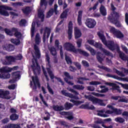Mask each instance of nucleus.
I'll use <instances>...</instances> for the list:
<instances>
[{"label": "nucleus", "mask_w": 128, "mask_h": 128, "mask_svg": "<svg viewBox=\"0 0 128 128\" xmlns=\"http://www.w3.org/2000/svg\"><path fill=\"white\" fill-rule=\"evenodd\" d=\"M64 48L68 52H74V54H82L84 56H90V54L88 52L82 50L80 48H76V46L70 42H66L64 44Z\"/></svg>", "instance_id": "obj_1"}, {"label": "nucleus", "mask_w": 128, "mask_h": 128, "mask_svg": "<svg viewBox=\"0 0 128 128\" xmlns=\"http://www.w3.org/2000/svg\"><path fill=\"white\" fill-rule=\"evenodd\" d=\"M97 34L98 36H99L100 40H101L104 44L107 46L109 50H116V46L114 45V41H106L104 35L100 32H97Z\"/></svg>", "instance_id": "obj_2"}, {"label": "nucleus", "mask_w": 128, "mask_h": 128, "mask_svg": "<svg viewBox=\"0 0 128 128\" xmlns=\"http://www.w3.org/2000/svg\"><path fill=\"white\" fill-rule=\"evenodd\" d=\"M120 16L118 12H114L113 14L108 16V20H109L111 24H115L117 28H121L122 24L120 23Z\"/></svg>", "instance_id": "obj_3"}, {"label": "nucleus", "mask_w": 128, "mask_h": 128, "mask_svg": "<svg viewBox=\"0 0 128 128\" xmlns=\"http://www.w3.org/2000/svg\"><path fill=\"white\" fill-rule=\"evenodd\" d=\"M16 67L14 66L13 68H11L8 66H4L0 69V78L6 80V78H10V74L8 72H10L12 70H16Z\"/></svg>", "instance_id": "obj_4"}, {"label": "nucleus", "mask_w": 128, "mask_h": 128, "mask_svg": "<svg viewBox=\"0 0 128 128\" xmlns=\"http://www.w3.org/2000/svg\"><path fill=\"white\" fill-rule=\"evenodd\" d=\"M47 72L48 73L49 76L51 80L53 82H54V79L55 78L58 82H60L62 86H64V82L62 81V78L60 77H56V76H54V74L52 72V69L50 68H47Z\"/></svg>", "instance_id": "obj_5"}, {"label": "nucleus", "mask_w": 128, "mask_h": 128, "mask_svg": "<svg viewBox=\"0 0 128 128\" xmlns=\"http://www.w3.org/2000/svg\"><path fill=\"white\" fill-rule=\"evenodd\" d=\"M94 46L96 48H99L101 52H102L104 54H105V56H112V54L110 53L108 50H106L104 48H102V44H99L96 42H95V44L94 45Z\"/></svg>", "instance_id": "obj_6"}, {"label": "nucleus", "mask_w": 128, "mask_h": 128, "mask_svg": "<svg viewBox=\"0 0 128 128\" xmlns=\"http://www.w3.org/2000/svg\"><path fill=\"white\" fill-rule=\"evenodd\" d=\"M105 84H106V86H112L111 90H112V92H114L115 90H116V92H118L119 94L122 92L120 87L116 84L114 82H106Z\"/></svg>", "instance_id": "obj_7"}, {"label": "nucleus", "mask_w": 128, "mask_h": 128, "mask_svg": "<svg viewBox=\"0 0 128 128\" xmlns=\"http://www.w3.org/2000/svg\"><path fill=\"white\" fill-rule=\"evenodd\" d=\"M3 10H12V8L4 6H0V14H2V16H10L8 12Z\"/></svg>", "instance_id": "obj_8"}, {"label": "nucleus", "mask_w": 128, "mask_h": 128, "mask_svg": "<svg viewBox=\"0 0 128 128\" xmlns=\"http://www.w3.org/2000/svg\"><path fill=\"white\" fill-rule=\"evenodd\" d=\"M110 32L112 34H113L114 36H116L117 38H122L124 36V35L122 34V32L120 31V30H117L114 27H112L110 29Z\"/></svg>", "instance_id": "obj_9"}, {"label": "nucleus", "mask_w": 128, "mask_h": 128, "mask_svg": "<svg viewBox=\"0 0 128 128\" xmlns=\"http://www.w3.org/2000/svg\"><path fill=\"white\" fill-rule=\"evenodd\" d=\"M116 50V52H118V54H119V56H120V58L122 60H124V61L126 60L127 61L126 67L128 68V57L126 56V54H124V52L120 51V46H117Z\"/></svg>", "instance_id": "obj_10"}, {"label": "nucleus", "mask_w": 128, "mask_h": 128, "mask_svg": "<svg viewBox=\"0 0 128 128\" xmlns=\"http://www.w3.org/2000/svg\"><path fill=\"white\" fill-rule=\"evenodd\" d=\"M85 24L89 28H94L96 24V22L94 19L88 18L86 21Z\"/></svg>", "instance_id": "obj_11"}, {"label": "nucleus", "mask_w": 128, "mask_h": 128, "mask_svg": "<svg viewBox=\"0 0 128 128\" xmlns=\"http://www.w3.org/2000/svg\"><path fill=\"white\" fill-rule=\"evenodd\" d=\"M10 92L8 90H0V98H4L5 100H10L12 97L8 96Z\"/></svg>", "instance_id": "obj_12"}, {"label": "nucleus", "mask_w": 128, "mask_h": 128, "mask_svg": "<svg viewBox=\"0 0 128 128\" xmlns=\"http://www.w3.org/2000/svg\"><path fill=\"white\" fill-rule=\"evenodd\" d=\"M52 30L50 28H48V27H46L45 30H44V32L43 34V38H42V42L44 44L46 42V38H50V32ZM47 34V35H46Z\"/></svg>", "instance_id": "obj_13"}, {"label": "nucleus", "mask_w": 128, "mask_h": 128, "mask_svg": "<svg viewBox=\"0 0 128 128\" xmlns=\"http://www.w3.org/2000/svg\"><path fill=\"white\" fill-rule=\"evenodd\" d=\"M72 22L70 21L68 24V38L70 40L72 38Z\"/></svg>", "instance_id": "obj_14"}, {"label": "nucleus", "mask_w": 128, "mask_h": 128, "mask_svg": "<svg viewBox=\"0 0 128 128\" xmlns=\"http://www.w3.org/2000/svg\"><path fill=\"white\" fill-rule=\"evenodd\" d=\"M84 96L85 98L88 100H90L92 104H98V98H94V96H92L91 95L88 96L85 94Z\"/></svg>", "instance_id": "obj_15"}, {"label": "nucleus", "mask_w": 128, "mask_h": 128, "mask_svg": "<svg viewBox=\"0 0 128 128\" xmlns=\"http://www.w3.org/2000/svg\"><path fill=\"white\" fill-rule=\"evenodd\" d=\"M2 128H22L20 124H8V125L3 126Z\"/></svg>", "instance_id": "obj_16"}, {"label": "nucleus", "mask_w": 128, "mask_h": 128, "mask_svg": "<svg viewBox=\"0 0 128 128\" xmlns=\"http://www.w3.org/2000/svg\"><path fill=\"white\" fill-rule=\"evenodd\" d=\"M82 10H80L78 12V16L77 18V22L78 26H80L82 24Z\"/></svg>", "instance_id": "obj_17"}, {"label": "nucleus", "mask_w": 128, "mask_h": 128, "mask_svg": "<svg viewBox=\"0 0 128 128\" xmlns=\"http://www.w3.org/2000/svg\"><path fill=\"white\" fill-rule=\"evenodd\" d=\"M22 12L26 16H28L30 12H32V8L30 6H26L22 9Z\"/></svg>", "instance_id": "obj_18"}, {"label": "nucleus", "mask_w": 128, "mask_h": 128, "mask_svg": "<svg viewBox=\"0 0 128 128\" xmlns=\"http://www.w3.org/2000/svg\"><path fill=\"white\" fill-rule=\"evenodd\" d=\"M34 50H35V56L38 58H40V51L36 44L34 45Z\"/></svg>", "instance_id": "obj_19"}, {"label": "nucleus", "mask_w": 128, "mask_h": 128, "mask_svg": "<svg viewBox=\"0 0 128 128\" xmlns=\"http://www.w3.org/2000/svg\"><path fill=\"white\" fill-rule=\"evenodd\" d=\"M80 108H82L83 110H94L96 108L94 106L92 105L90 106L88 104H82L80 106Z\"/></svg>", "instance_id": "obj_20"}, {"label": "nucleus", "mask_w": 128, "mask_h": 128, "mask_svg": "<svg viewBox=\"0 0 128 128\" xmlns=\"http://www.w3.org/2000/svg\"><path fill=\"white\" fill-rule=\"evenodd\" d=\"M52 108L55 112H62V110H64V108L62 106H58V105H53Z\"/></svg>", "instance_id": "obj_21"}, {"label": "nucleus", "mask_w": 128, "mask_h": 128, "mask_svg": "<svg viewBox=\"0 0 128 128\" xmlns=\"http://www.w3.org/2000/svg\"><path fill=\"white\" fill-rule=\"evenodd\" d=\"M4 48L7 52H12L14 50V46L12 44H8L4 46Z\"/></svg>", "instance_id": "obj_22"}, {"label": "nucleus", "mask_w": 128, "mask_h": 128, "mask_svg": "<svg viewBox=\"0 0 128 128\" xmlns=\"http://www.w3.org/2000/svg\"><path fill=\"white\" fill-rule=\"evenodd\" d=\"M86 48L88 50H89V52H90L92 56H96V51L90 46L88 45L86 46Z\"/></svg>", "instance_id": "obj_23"}, {"label": "nucleus", "mask_w": 128, "mask_h": 128, "mask_svg": "<svg viewBox=\"0 0 128 128\" xmlns=\"http://www.w3.org/2000/svg\"><path fill=\"white\" fill-rule=\"evenodd\" d=\"M6 59L8 62V64H12V62H16L14 57L13 56H6Z\"/></svg>", "instance_id": "obj_24"}, {"label": "nucleus", "mask_w": 128, "mask_h": 128, "mask_svg": "<svg viewBox=\"0 0 128 128\" xmlns=\"http://www.w3.org/2000/svg\"><path fill=\"white\" fill-rule=\"evenodd\" d=\"M64 76H66V78H64V82H66V84L68 82V78L69 80L73 79L72 76H70V73H68V72H64Z\"/></svg>", "instance_id": "obj_25"}, {"label": "nucleus", "mask_w": 128, "mask_h": 128, "mask_svg": "<svg viewBox=\"0 0 128 128\" xmlns=\"http://www.w3.org/2000/svg\"><path fill=\"white\" fill-rule=\"evenodd\" d=\"M74 106V105L72 103H70L68 102H66L64 104V110H70Z\"/></svg>", "instance_id": "obj_26"}, {"label": "nucleus", "mask_w": 128, "mask_h": 128, "mask_svg": "<svg viewBox=\"0 0 128 128\" xmlns=\"http://www.w3.org/2000/svg\"><path fill=\"white\" fill-rule=\"evenodd\" d=\"M100 10L101 14H102L103 16H106V8L102 4L101 5Z\"/></svg>", "instance_id": "obj_27"}, {"label": "nucleus", "mask_w": 128, "mask_h": 128, "mask_svg": "<svg viewBox=\"0 0 128 128\" xmlns=\"http://www.w3.org/2000/svg\"><path fill=\"white\" fill-rule=\"evenodd\" d=\"M82 36V32L80 30L78 29H76L74 31V38L76 40H78V38H80Z\"/></svg>", "instance_id": "obj_28"}, {"label": "nucleus", "mask_w": 128, "mask_h": 128, "mask_svg": "<svg viewBox=\"0 0 128 128\" xmlns=\"http://www.w3.org/2000/svg\"><path fill=\"white\" fill-rule=\"evenodd\" d=\"M78 80L77 81L78 84H84V81L82 80H90V78H86L84 77H80L78 78Z\"/></svg>", "instance_id": "obj_29"}, {"label": "nucleus", "mask_w": 128, "mask_h": 128, "mask_svg": "<svg viewBox=\"0 0 128 128\" xmlns=\"http://www.w3.org/2000/svg\"><path fill=\"white\" fill-rule=\"evenodd\" d=\"M12 78L13 80H18V78H20V74L18 72H14L12 74Z\"/></svg>", "instance_id": "obj_30"}, {"label": "nucleus", "mask_w": 128, "mask_h": 128, "mask_svg": "<svg viewBox=\"0 0 128 128\" xmlns=\"http://www.w3.org/2000/svg\"><path fill=\"white\" fill-rule=\"evenodd\" d=\"M10 42L12 44H15V46H20V39L12 38Z\"/></svg>", "instance_id": "obj_31"}, {"label": "nucleus", "mask_w": 128, "mask_h": 128, "mask_svg": "<svg viewBox=\"0 0 128 128\" xmlns=\"http://www.w3.org/2000/svg\"><path fill=\"white\" fill-rule=\"evenodd\" d=\"M104 110H98V116H102V118H108V116L106 114H104Z\"/></svg>", "instance_id": "obj_32"}, {"label": "nucleus", "mask_w": 128, "mask_h": 128, "mask_svg": "<svg viewBox=\"0 0 128 128\" xmlns=\"http://www.w3.org/2000/svg\"><path fill=\"white\" fill-rule=\"evenodd\" d=\"M110 108H111L112 110H113L116 114H122V110L120 109L114 108L112 106H110Z\"/></svg>", "instance_id": "obj_33"}, {"label": "nucleus", "mask_w": 128, "mask_h": 128, "mask_svg": "<svg viewBox=\"0 0 128 128\" xmlns=\"http://www.w3.org/2000/svg\"><path fill=\"white\" fill-rule=\"evenodd\" d=\"M36 30V23H32L31 28V38H34V31Z\"/></svg>", "instance_id": "obj_34"}, {"label": "nucleus", "mask_w": 128, "mask_h": 128, "mask_svg": "<svg viewBox=\"0 0 128 128\" xmlns=\"http://www.w3.org/2000/svg\"><path fill=\"white\" fill-rule=\"evenodd\" d=\"M35 43L36 44H40V34L37 33L35 37Z\"/></svg>", "instance_id": "obj_35"}, {"label": "nucleus", "mask_w": 128, "mask_h": 128, "mask_svg": "<svg viewBox=\"0 0 128 128\" xmlns=\"http://www.w3.org/2000/svg\"><path fill=\"white\" fill-rule=\"evenodd\" d=\"M53 15H54V8H51L47 12L46 15V18H50V16H52Z\"/></svg>", "instance_id": "obj_36"}, {"label": "nucleus", "mask_w": 128, "mask_h": 128, "mask_svg": "<svg viewBox=\"0 0 128 128\" xmlns=\"http://www.w3.org/2000/svg\"><path fill=\"white\" fill-rule=\"evenodd\" d=\"M73 88H75V90H84V87L82 85H74Z\"/></svg>", "instance_id": "obj_37"}, {"label": "nucleus", "mask_w": 128, "mask_h": 128, "mask_svg": "<svg viewBox=\"0 0 128 128\" xmlns=\"http://www.w3.org/2000/svg\"><path fill=\"white\" fill-rule=\"evenodd\" d=\"M100 52H98V54L96 55V58H97L98 62H100V64H102V62H104V58L100 56Z\"/></svg>", "instance_id": "obj_38"}, {"label": "nucleus", "mask_w": 128, "mask_h": 128, "mask_svg": "<svg viewBox=\"0 0 128 128\" xmlns=\"http://www.w3.org/2000/svg\"><path fill=\"white\" fill-rule=\"evenodd\" d=\"M4 31L6 34H7V36H14L12 30L8 28H5Z\"/></svg>", "instance_id": "obj_39"}, {"label": "nucleus", "mask_w": 128, "mask_h": 128, "mask_svg": "<svg viewBox=\"0 0 128 128\" xmlns=\"http://www.w3.org/2000/svg\"><path fill=\"white\" fill-rule=\"evenodd\" d=\"M31 67L32 68L34 76H36V70L38 68H36V63H34V61L32 62V65L31 66Z\"/></svg>", "instance_id": "obj_40"}, {"label": "nucleus", "mask_w": 128, "mask_h": 128, "mask_svg": "<svg viewBox=\"0 0 128 128\" xmlns=\"http://www.w3.org/2000/svg\"><path fill=\"white\" fill-rule=\"evenodd\" d=\"M50 52L52 56H56V49L54 47H52L50 49Z\"/></svg>", "instance_id": "obj_41"}, {"label": "nucleus", "mask_w": 128, "mask_h": 128, "mask_svg": "<svg viewBox=\"0 0 128 128\" xmlns=\"http://www.w3.org/2000/svg\"><path fill=\"white\" fill-rule=\"evenodd\" d=\"M98 68H101V70H106V72H112L110 68L106 67L104 66H98Z\"/></svg>", "instance_id": "obj_42"}, {"label": "nucleus", "mask_w": 128, "mask_h": 128, "mask_svg": "<svg viewBox=\"0 0 128 128\" xmlns=\"http://www.w3.org/2000/svg\"><path fill=\"white\" fill-rule=\"evenodd\" d=\"M18 119V115L16 114H12L10 116V120H16Z\"/></svg>", "instance_id": "obj_43"}, {"label": "nucleus", "mask_w": 128, "mask_h": 128, "mask_svg": "<svg viewBox=\"0 0 128 128\" xmlns=\"http://www.w3.org/2000/svg\"><path fill=\"white\" fill-rule=\"evenodd\" d=\"M115 120L116 122H119V124H124L125 121L124 119L122 117L116 118Z\"/></svg>", "instance_id": "obj_44"}, {"label": "nucleus", "mask_w": 128, "mask_h": 128, "mask_svg": "<svg viewBox=\"0 0 128 128\" xmlns=\"http://www.w3.org/2000/svg\"><path fill=\"white\" fill-rule=\"evenodd\" d=\"M62 94L65 96H68V98H74V94L66 92V91H64V90L62 91Z\"/></svg>", "instance_id": "obj_45"}, {"label": "nucleus", "mask_w": 128, "mask_h": 128, "mask_svg": "<svg viewBox=\"0 0 128 128\" xmlns=\"http://www.w3.org/2000/svg\"><path fill=\"white\" fill-rule=\"evenodd\" d=\"M26 19H22L20 22H19V26H26Z\"/></svg>", "instance_id": "obj_46"}, {"label": "nucleus", "mask_w": 128, "mask_h": 128, "mask_svg": "<svg viewBox=\"0 0 128 128\" xmlns=\"http://www.w3.org/2000/svg\"><path fill=\"white\" fill-rule=\"evenodd\" d=\"M46 60L48 62V66H49V68H52V65H50V55H48V54L46 53Z\"/></svg>", "instance_id": "obj_47"}, {"label": "nucleus", "mask_w": 128, "mask_h": 128, "mask_svg": "<svg viewBox=\"0 0 128 128\" xmlns=\"http://www.w3.org/2000/svg\"><path fill=\"white\" fill-rule=\"evenodd\" d=\"M45 6V8H46V6H48V2L46 0H40V6Z\"/></svg>", "instance_id": "obj_48"}, {"label": "nucleus", "mask_w": 128, "mask_h": 128, "mask_svg": "<svg viewBox=\"0 0 128 128\" xmlns=\"http://www.w3.org/2000/svg\"><path fill=\"white\" fill-rule=\"evenodd\" d=\"M65 60L67 62L68 64H72V61L70 56L65 55Z\"/></svg>", "instance_id": "obj_49"}, {"label": "nucleus", "mask_w": 128, "mask_h": 128, "mask_svg": "<svg viewBox=\"0 0 128 128\" xmlns=\"http://www.w3.org/2000/svg\"><path fill=\"white\" fill-rule=\"evenodd\" d=\"M98 2H97L94 4L93 7H91L88 9V12H92V10H96V8H98Z\"/></svg>", "instance_id": "obj_50"}, {"label": "nucleus", "mask_w": 128, "mask_h": 128, "mask_svg": "<svg viewBox=\"0 0 128 128\" xmlns=\"http://www.w3.org/2000/svg\"><path fill=\"white\" fill-rule=\"evenodd\" d=\"M40 98L42 100V102L43 104L44 105L46 106H48V104L46 103V102L44 100V96H42V94H40Z\"/></svg>", "instance_id": "obj_51"}, {"label": "nucleus", "mask_w": 128, "mask_h": 128, "mask_svg": "<svg viewBox=\"0 0 128 128\" xmlns=\"http://www.w3.org/2000/svg\"><path fill=\"white\" fill-rule=\"evenodd\" d=\"M14 58L15 60H22V55L20 54L17 56H16Z\"/></svg>", "instance_id": "obj_52"}, {"label": "nucleus", "mask_w": 128, "mask_h": 128, "mask_svg": "<svg viewBox=\"0 0 128 128\" xmlns=\"http://www.w3.org/2000/svg\"><path fill=\"white\" fill-rule=\"evenodd\" d=\"M118 84H120V86H121L122 88H124V90H128V84H124L122 83H120L118 82Z\"/></svg>", "instance_id": "obj_53"}, {"label": "nucleus", "mask_w": 128, "mask_h": 128, "mask_svg": "<svg viewBox=\"0 0 128 128\" xmlns=\"http://www.w3.org/2000/svg\"><path fill=\"white\" fill-rule=\"evenodd\" d=\"M47 88L48 90V91L49 92V93L50 94L54 95V90H52V89L50 88V84H48L47 85Z\"/></svg>", "instance_id": "obj_54"}, {"label": "nucleus", "mask_w": 128, "mask_h": 128, "mask_svg": "<svg viewBox=\"0 0 128 128\" xmlns=\"http://www.w3.org/2000/svg\"><path fill=\"white\" fill-rule=\"evenodd\" d=\"M102 83L100 82L97 81H92L90 82V84L91 86H98V84H100Z\"/></svg>", "instance_id": "obj_55"}, {"label": "nucleus", "mask_w": 128, "mask_h": 128, "mask_svg": "<svg viewBox=\"0 0 128 128\" xmlns=\"http://www.w3.org/2000/svg\"><path fill=\"white\" fill-rule=\"evenodd\" d=\"M82 42V39H79L77 40L76 44H77L78 48H81Z\"/></svg>", "instance_id": "obj_56"}, {"label": "nucleus", "mask_w": 128, "mask_h": 128, "mask_svg": "<svg viewBox=\"0 0 128 128\" xmlns=\"http://www.w3.org/2000/svg\"><path fill=\"white\" fill-rule=\"evenodd\" d=\"M34 82H36V85L37 84L38 88H40V83L38 77H34Z\"/></svg>", "instance_id": "obj_57"}, {"label": "nucleus", "mask_w": 128, "mask_h": 128, "mask_svg": "<svg viewBox=\"0 0 128 128\" xmlns=\"http://www.w3.org/2000/svg\"><path fill=\"white\" fill-rule=\"evenodd\" d=\"M13 6H22V3L21 2H14L12 4Z\"/></svg>", "instance_id": "obj_58"}, {"label": "nucleus", "mask_w": 128, "mask_h": 128, "mask_svg": "<svg viewBox=\"0 0 128 128\" xmlns=\"http://www.w3.org/2000/svg\"><path fill=\"white\" fill-rule=\"evenodd\" d=\"M14 36L16 38H20L22 37V33L18 31L14 34Z\"/></svg>", "instance_id": "obj_59"}, {"label": "nucleus", "mask_w": 128, "mask_h": 128, "mask_svg": "<svg viewBox=\"0 0 128 128\" xmlns=\"http://www.w3.org/2000/svg\"><path fill=\"white\" fill-rule=\"evenodd\" d=\"M122 116H124L125 120H128V111H124L122 114Z\"/></svg>", "instance_id": "obj_60"}, {"label": "nucleus", "mask_w": 128, "mask_h": 128, "mask_svg": "<svg viewBox=\"0 0 128 128\" xmlns=\"http://www.w3.org/2000/svg\"><path fill=\"white\" fill-rule=\"evenodd\" d=\"M97 104H98L99 106H106V104H104V100H102L100 99H99L98 100V102Z\"/></svg>", "instance_id": "obj_61"}, {"label": "nucleus", "mask_w": 128, "mask_h": 128, "mask_svg": "<svg viewBox=\"0 0 128 128\" xmlns=\"http://www.w3.org/2000/svg\"><path fill=\"white\" fill-rule=\"evenodd\" d=\"M74 64L76 66L78 70H80L82 68V66L80 65V64L78 62H74Z\"/></svg>", "instance_id": "obj_62"}, {"label": "nucleus", "mask_w": 128, "mask_h": 128, "mask_svg": "<svg viewBox=\"0 0 128 128\" xmlns=\"http://www.w3.org/2000/svg\"><path fill=\"white\" fill-rule=\"evenodd\" d=\"M10 122V118H5L2 120V124H8V122Z\"/></svg>", "instance_id": "obj_63"}, {"label": "nucleus", "mask_w": 128, "mask_h": 128, "mask_svg": "<svg viewBox=\"0 0 128 128\" xmlns=\"http://www.w3.org/2000/svg\"><path fill=\"white\" fill-rule=\"evenodd\" d=\"M60 58H64V51L62 50V46H60Z\"/></svg>", "instance_id": "obj_64"}]
</instances>
